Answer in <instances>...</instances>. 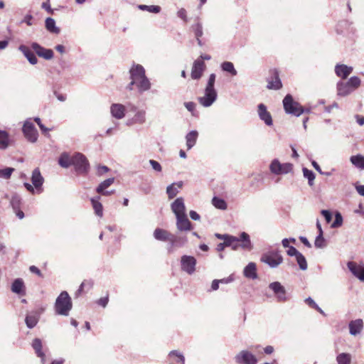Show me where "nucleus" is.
I'll list each match as a JSON object with an SVG mask.
<instances>
[{"instance_id":"1","label":"nucleus","mask_w":364,"mask_h":364,"mask_svg":"<svg viewBox=\"0 0 364 364\" xmlns=\"http://www.w3.org/2000/svg\"><path fill=\"white\" fill-rule=\"evenodd\" d=\"M130 79L133 80L138 91L141 93L150 90L151 83L146 76L145 69L139 64H134L129 70Z\"/></svg>"},{"instance_id":"2","label":"nucleus","mask_w":364,"mask_h":364,"mask_svg":"<svg viewBox=\"0 0 364 364\" xmlns=\"http://www.w3.org/2000/svg\"><path fill=\"white\" fill-rule=\"evenodd\" d=\"M215 75L210 74L205 89V95L198 98V102L205 107L211 106L217 99V92L214 87Z\"/></svg>"},{"instance_id":"3","label":"nucleus","mask_w":364,"mask_h":364,"mask_svg":"<svg viewBox=\"0 0 364 364\" xmlns=\"http://www.w3.org/2000/svg\"><path fill=\"white\" fill-rule=\"evenodd\" d=\"M73 303L70 296L65 291H62L55 302V311L58 315L68 316L72 309Z\"/></svg>"},{"instance_id":"4","label":"nucleus","mask_w":364,"mask_h":364,"mask_svg":"<svg viewBox=\"0 0 364 364\" xmlns=\"http://www.w3.org/2000/svg\"><path fill=\"white\" fill-rule=\"evenodd\" d=\"M283 106L285 112L296 117L300 116L305 112L300 104L293 100L291 95L288 94L283 100Z\"/></svg>"},{"instance_id":"5","label":"nucleus","mask_w":364,"mask_h":364,"mask_svg":"<svg viewBox=\"0 0 364 364\" xmlns=\"http://www.w3.org/2000/svg\"><path fill=\"white\" fill-rule=\"evenodd\" d=\"M72 165L75 166L77 173H86L89 168V163L86 157L80 154L77 153L72 157Z\"/></svg>"},{"instance_id":"6","label":"nucleus","mask_w":364,"mask_h":364,"mask_svg":"<svg viewBox=\"0 0 364 364\" xmlns=\"http://www.w3.org/2000/svg\"><path fill=\"white\" fill-rule=\"evenodd\" d=\"M237 364H257V357L248 350H242L235 356Z\"/></svg>"},{"instance_id":"7","label":"nucleus","mask_w":364,"mask_h":364,"mask_svg":"<svg viewBox=\"0 0 364 364\" xmlns=\"http://www.w3.org/2000/svg\"><path fill=\"white\" fill-rule=\"evenodd\" d=\"M23 132L25 137L31 143L38 140V133L31 119L25 121L23 127Z\"/></svg>"},{"instance_id":"8","label":"nucleus","mask_w":364,"mask_h":364,"mask_svg":"<svg viewBox=\"0 0 364 364\" xmlns=\"http://www.w3.org/2000/svg\"><path fill=\"white\" fill-rule=\"evenodd\" d=\"M261 261L267 264L270 267L275 268L283 262L282 256L277 252H271L263 255Z\"/></svg>"},{"instance_id":"9","label":"nucleus","mask_w":364,"mask_h":364,"mask_svg":"<svg viewBox=\"0 0 364 364\" xmlns=\"http://www.w3.org/2000/svg\"><path fill=\"white\" fill-rule=\"evenodd\" d=\"M269 168L274 174H286L292 171V164L290 163L281 164L277 159H274L270 164Z\"/></svg>"},{"instance_id":"10","label":"nucleus","mask_w":364,"mask_h":364,"mask_svg":"<svg viewBox=\"0 0 364 364\" xmlns=\"http://www.w3.org/2000/svg\"><path fill=\"white\" fill-rule=\"evenodd\" d=\"M240 247L247 250H251L252 249L250 236L245 232L240 234V237H237V241L234 242L231 246L232 249L234 250H237Z\"/></svg>"},{"instance_id":"11","label":"nucleus","mask_w":364,"mask_h":364,"mask_svg":"<svg viewBox=\"0 0 364 364\" xmlns=\"http://www.w3.org/2000/svg\"><path fill=\"white\" fill-rule=\"evenodd\" d=\"M181 269L188 274H192L196 270V259L192 256L183 255L181 259Z\"/></svg>"},{"instance_id":"12","label":"nucleus","mask_w":364,"mask_h":364,"mask_svg":"<svg viewBox=\"0 0 364 364\" xmlns=\"http://www.w3.org/2000/svg\"><path fill=\"white\" fill-rule=\"evenodd\" d=\"M269 288L272 290L278 301H285L287 300L286 296V289L279 282L270 283Z\"/></svg>"},{"instance_id":"13","label":"nucleus","mask_w":364,"mask_h":364,"mask_svg":"<svg viewBox=\"0 0 364 364\" xmlns=\"http://www.w3.org/2000/svg\"><path fill=\"white\" fill-rule=\"evenodd\" d=\"M347 267L354 277L364 282V265L363 264L350 261L347 263Z\"/></svg>"},{"instance_id":"14","label":"nucleus","mask_w":364,"mask_h":364,"mask_svg":"<svg viewBox=\"0 0 364 364\" xmlns=\"http://www.w3.org/2000/svg\"><path fill=\"white\" fill-rule=\"evenodd\" d=\"M31 48L41 58H43L46 60H50L53 58L54 54L51 49L45 48L37 43H33L31 44Z\"/></svg>"},{"instance_id":"15","label":"nucleus","mask_w":364,"mask_h":364,"mask_svg":"<svg viewBox=\"0 0 364 364\" xmlns=\"http://www.w3.org/2000/svg\"><path fill=\"white\" fill-rule=\"evenodd\" d=\"M171 208L176 217L179 215H184L186 214V206L184 204L183 198L180 197L177 198L171 205Z\"/></svg>"},{"instance_id":"16","label":"nucleus","mask_w":364,"mask_h":364,"mask_svg":"<svg viewBox=\"0 0 364 364\" xmlns=\"http://www.w3.org/2000/svg\"><path fill=\"white\" fill-rule=\"evenodd\" d=\"M205 67V63L202 60H196L193 63L191 70V77L194 80L200 78L204 71Z\"/></svg>"},{"instance_id":"17","label":"nucleus","mask_w":364,"mask_h":364,"mask_svg":"<svg viewBox=\"0 0 364 364\" xmlns=\"http://www.w3.org/2000/svg\"><path fill=\"white\" fill-rule=\"evenodd\" d=\"M258 115L261 120H262L266 125L272 126L273 124L272 118L270 113L267 111V107L264 104L258 105Z\"/></svg>"},{"instance_id":"18","label":"nucleus","mask_w":364,"mask_h":364,"mask_svg":"<svg viewBox=\"0 0 364 364\" xmlns=\"http://www.w3.org/2000/svg\"><path fill=\"white\" fill-rule=\"evenodd\" d=\"M154 237L157 240L171 241L172 245L175 242L174 237L167 230L164 229L156 228L154 232Z\"/></svg>"},{"instance_id":"19","label":"nucleus","mask_w":364,"mask_h":364,"mask_svg":"<svg viewBox=\"0 0 364 364\" xmlns=\"http://www.w3.org/2000/svg\"><path fill=\"white\" fill-rule=\"evenodd\" d=\"M176 218V228L179 231H189L192 225L186 215H179Z\"/></svg>"},{"instance_id":"20","label":"nucleus","mask_w":364,"mask_h":364,"mask_svg":"<svg viewBox=\"0 0 364 364\" xmlns=\"http://www.w3.org/2000/svg\"><path fill=\"white\" fill-rule=\"evenodd\" d=\"M353 67L344 64H337L335 67L336 75L342 79H346L353 72Z\"/></svg>"},{"instance_id":"21","label":"nucleus","mask_w":364,"mask_h":364,"mask_svg":"<svg viewBox=\"0 0 364 364\" xmlns=\"http://www.w3.org/2000/svg\"><path fill=\"white\" fill-rule=\"evenodd\" d=\"M336 89L337 95L341 97L347 96L354 91L352 87H350V85L348 84V81L343 82L342 80H340L337 82Z\"/></svg>"},{"instance_id":"22","label":"nucleus","mask_w":364,"mask_h":364,"mask_svg":"<svg viewBox=\"0 0 364 364\" xmlns=\"http://www.w3.org/2000/svg\"><path fill=\"white\" fill-rule=\"evenodd\" d=\"M114 181V178H109L102 181L96 188L97 193L102 196H109L114 193V191H106V188L109 187Z\"/></svg>"},{"instance_id":"23","label":"nucleus","mask_w":364,"mask_h":364,"mask_svg":"<svg viewBox=\"0 0 364 364\" xmlns=\"http://www.w3.org/2000/svg\"><path fill=\"white\" fill-rule=\"evenodd\" d=\"M169 364H185V358L182 353L178 350H171L167 358Z\"/></svg>"},{"instance_id":"24","label":"nucleus","mask_w":364,"mask_h":364,"mask_svg":"<svg viewBox=\"0 0 364 364\" xmlns=\"http://www.w3.org/2000/svg\"><path fill=\"white\" fill-rule=\"evenodd\" d=\"M125 107L122 104L114 103L110 107V112L113 117L121 119L125 116Z\"/></svg>"},{"instance_id":"25","label":"nucleus","mask_w":364,"mask_h":364,"mask_svg":"<svg viewBox=\"0 0 364 364\" xmlns=\"http://www.w3.org/2000/svg\"><path fill=\"white\" fill-rule=\"evenodd\" d=\"M43 178L42 177L41 172L38 168H36L33 171L31 181L38 193L42 191L41 186L43 183Z\"/></svg>"},{"instance_id":"26","label":"nucleus","mask_w":364,"mask_h":364,"mask_svg":"<svg viewBox=\"0 0 364 364\" xmlns=\"http://www.w3.org/2000/svg\"><path fill=\"white\" fill-rule=\"evenodd\" d=\"M18 50H21L24 56L27 58L28 62L32 65H36L38 62V59L35 54L29 49L28 47L24 45H21L18 47Z\"/></svg>"},{"instance_id":"27","label":"nucleus","mask_w":364,"mask_h":364,"mask_svg":"<svg viewBox=\"0 0 364 364\" xmlns=\"http://www.w3.org/2000/svg\"><path fill=\"white\" fill-rule=\"evenodd\" d=\"M363 328V322L362 319H356L352 321L349 323L350 333L353 336L359 334Z\"/></svg>"},{"instance_id":"28","label":"nucleus","mask_w":364,"mask_h":364,"mask_svg":"<svg viewBox=\"0 0 364 364\" xmlns=\"http://www.w3.org/2000/svg\"><path fill=\"white\" fill-rule=\"evenodd\" d=\"M183 186V182L178 181L173 183L166 188V193L169 199L173 198L179 192V189Z\"/></svg>"},{"instance_id":"29","label":"nucleus","mask_w":364,"mask_h":364,"mask_svg":"<svg viewBox=\"0 0 364 364\" xmlns=\"http://www.w3.org/2000/svg\"><path fill=\"white\" fill-rule=\"evenodd\" d=\"M245 277L255 279L257 278V267L255 263L250 262L244 269L243 271Z\"/></svg>"},{"instance_id":"30","label":"nucleus","mask_w":364,"mask_h":364,"mask_svg":"<svg viewBox=\"0 0 364 364\" xmlns=\"http://www.w3.org/2000/svg\"><path fill=\"white\" fill-rule=\"evenodd\" d=\"M91 203L92 208L95 210V214L99 217H102L103 215V207L102 203H100V196H96L91 198Z\"/></svg>"},{"instance_id":"31","label":"nucleus","mask_w":364,"mask_h":364,"mask_svg":"<svg viewBox=\"0 0 364 364\" xmlns=\"http://www.w3.org/2000/svg\"><path fill=\"white\" fill-rule=\"evenodd\" d=\"M32 347L35 350L37 355L41 358L42 363H44L46 360V355L42 351V342L41 339L35 338L33 341Z\"/></svg>"},{"instance_id":"32","label":"nucleus","mask_w":364,"mask_h":364,"mask_svg":"<svg viewBox=\"0 0 364 364\" xmlns=\"http://www.w3.org/2000/svg\"><path fill=\"white\" fill-rule=\"evenodd\" d=\"M198 133L196 130L191 131L186 136V146L188 149L193 148L197 141Z\"/></svg>"},{"instance_id":"33","label":"nucleus","mask_w":364,"mask_h":364,"mask_svg":"<svg viewBox=\"0 0 364 364\" xmlns=\"http://www.w3.org/2000/svg\"><path fill=\"white\" fill-rule=\"evenodd\" d=\"M146 122V112L144 110H138L135 113L134 117L131 120L130 122H128L127 124H142Z\"/></svg>"},{"instance_id":"34","label":"nucleus","mask_w":364,"mask_h":364,"mask_svg":"<svg viewBox=\"0 0 364 364\" xmlns=\"http://www.w3.org/2000/svg\"><path fill=\"white\" fill-rule=\"evenodd\" d=\"M350 162L358 168L364 170V156L358 154L350 158Z\"/></svg>"},{"instance_id":"35","label":"nucleus","mask_w":364,"mask_h":364,"mask_svg":"<svg viewBox=\"0 0 364 364\" xmlns=\"http://www.w3.org/2000/svg\"><path fill=\"white\" fill-rule=\"evenodd\" d=\"M46 28L50 33L55 34L60 33V28L55 26V20L50 17L46 19Z\"/></svg>"},{"instance_id":"36","label":"nucleus","mask_w":364,"mask_h":364,"mask_svg":"<svg viewBox=\"0 0 364 364\" xmlns=\"http://www.w3.org/2000/svg\"><path fill=\"white\" fill-rule=\"evenodd\" d=\"M58 163L60 166L63 168H68L72 165V157L70 158L69 154L67 153H63L58 159Z\"/></svg>"},{"instance_id":"37","label":"nucleus","mask_w":364,"mask_h":364,"mask_svg":"<svg viewBox=\"0 0 364 364\" xmlns=\"http://www.w3.org/2000/svg\"><path fill=\"white\" fill-rule=\"evenodd\" d=\"M351 359V355L348 353H341L336 356L338 364H350Z\"/></svg>"},{"instance_id":"38","label":"nucleus","mask_w":364,"mask_h":364,"mask_svg":"<svg viewBox=\"0 0 364 364\" xmlns=\"http://www.w3.org/2000/svg\"><path fill=\"white\" fill-rule=\"evenodd\" d=\"M24 289V284L21 279H16L11 285V291L16 294H21Z\"/></svg>"},{"instance_id":"39","label":"nucleus","mask_w":364,"mask_h":364,"mask_svg":"<svg viewBox=\"0 0 364 364\" xmlns=\"http://www.w3.org/2000/svg\"><path fill=\"white\" fill-rule=\"evenodd\" d=\"M282 82L278 76V73L276 72L274 73V77L271 81H269L267 85V88L269 89H274V90H279L282 87Z\"/></svg>"},{"instance_id":"40","label":"nucleus","mask_w":364,"mask_h":364,"mask_svg":"<svg viewBox=\"0 0 364 364\" xmlns=\"http://www.w3.org/2000/svg\"><path fill=\"white\" fill-rule=\"evenodd\" d=\"M9 134L4 130L0 129V149H4L9 146Z\"/></svg>"},{"instance_id":"41","label":"nucleus","mask_w":364,"mask_h":364,"mask_svg":"<svg viewBox=\"0 0 364 364\" xmlns=\"http://www.w3.org/2000/svg\"><path fill=\"white\" fill-rule=\"evenodd\" d=\"M221 68L223 71L230 73L232 76H235L237 74V70L235 69L232 63L225 61L221 64Z\"/></svg>"},{"instance_id":"42","label":"nucleus","mask_w":364,"mask_h":364,"mask_svg":"<svg viewBox=\"0 0 364 364\" xmlns=\"http://www.w3.org/2000/svg\"><path fill=\"white\" fill-rule=\"evenodd\" d=\"M138 8L141 11H146L148 12L154 13V14H159L161 10V9L159 6H156V5L148 6V5L140 4L138 6Z\"/></svg>"},{"instance_id":"43","label":"nucleus","mask_w":364,"mask_h":364,"mask_svg":"<svg viewBox=\"0 0 364 364\" xmlns=\"http://www.w3.org/2000/svg\"><path fill=\"white\" fill-rule=\"evenodd\" d=\"M26 324L28 328H33L38 321V316L36 314L27 315L25 319Z\"/></svg>"},{"instance_id":"44","label":"nucleus","mask_w":364,"mask_h":364,"mask_svg":"<svg viewBox=\"0 0 364 364\" xmlns=\"http://www.w3.org/2000/svg\"><path fill=\"white\" fill-rule=\"evenodd\" d=\"M213 205L218 209L225 210L227 208L226 202L220 198L214 197L212 200Z\"/></svg>"},{"instance_id":"45","label":"nucleus","mask_w":364,"mask_h":364,"mask_svg":"<svg viewBox=\"0 0 364 364\" xmlns=\"http://www.w3.org/2000/svg\"><path fill=\"white\" fill-rule=\"evenodd\" d=\"M304 176L308 179V183L310 186L314 185V181L315 179V174L311 170H309L306 168H303L302 169Z\"/></svg>"},{"instance_id":"46","label":"nucleus","mask_w":364,"mask_h":364,"mask_svg":"<svg viewBox=\"0 0 364 364\" xmlns=\"http://www.w3.org/2000/svg\"><path fill=\"white\" fill-rule=\"evenodd\" d=\"M296 262L299 266V268L301 270H306L307 269V262L306 260V258L304 256L300 253L296 257Z\"/></svg>"},{"instance_id":"47","label":"nucleus","mask_w":364,"mask_h":364,"mask_svg":"<svg viewBox=\"0 0 364 364\" xmlns=\"http://www.w3.org/2000/svg\"><path fill=\"white\" fill-rule=\"evenodd\" d=\"M314 245L316 248H323L326 246V240L323 235L318 234L314 241Z\"/></svg>"},{"instance_id":"48","label":"nucleus","mask_w":364,"mask_h":364,"mask_svg":"<svg viewBox=\"0 0 364 364\" xmlns=\"http://www.w3.org/2000/svg\"><path fill=\"white\" fill-rule=\"evenodd\" d=\"M348 84H350V87H352V89L353 90H356L358 87H360V84H361V80H360L359 77H356V76H353L351 77L348 80Z\"/></svg>"},{"instance_id":"49","label":"nucleus","mask_w":364,"mask_h":364,"mask_svg":"<svg viewBox=\"0 0 364 364\" xmlns=\"http://www.w3.org/2000/svg\"><path fill=\"white\" fill-rule=\"evenodd\" d=\"M193 31L195 33L196 38H200L203 36V26L200 23H197L191 27Z\"/></svg>"},{"instance_id":"50","label":"nucleus","mask_w":364,"mask_h":364,"mask_svg":"<svg viewBox=\"0 0 364 364\" xmlns=\"http://www.w3.org/2000/svg\"><path fill=\"white\" fill-rule=\"evenodd\" d=\"M343 224V217L341 214L337 212L335 215V220L333 223L331 224L332 228H336L341 226Z\"/></svg>"},{"instance_id":"51","label":"nucleus","mask_w":364,"mask_h":364,"mask_svg":"<svg viewBox=\"0 0 364 364\" xmlns=\"http://www.w3.org/2000/svg\"><path fill=\"white\" fill-rule=\"evenodd\" d=\"M14 168H6L4 169H0V178H9L14 172Z\"/></svg>"},{"instance_id":"52","label":"nucleus","mask_w":364,"mask_h":364,"mask_svg":"<svg viewBox=\"0 0 364 364\" xmlns=\"http://www.w3.org/2000/svg\"><path fill=\"white\" fill-rule=\"evenodd\" d=\"M237 241V237L234 236H230L228 235H224V242L226 247H231L234 242Z\"/></svg>"},{"instance_id":"53","label":"nucleus","mask_w":364,"mask_h":364,"mask_svg":"<svg viewBox=\"0 0 364 364\" xmlns=\"http://www.w3.org/2000/svg\"><path fill=\"white\" fill-rule=\"evenodd\" d=\"M149 163L151 165L153 170H154L156 172L159 173L162 171V166L158 161H156L154 159H150L149 161Z\"/></svg>"},{"instance_id":"54","label":"nucleus","mask_w":364,"mask_h":364,"mask_svg":"<svg viewBox=\"0 0 364 364\" xmlns=\"http://www.w3.org/2000/svg\"><path fill=\"white\" fill-rule=\"evenodd\" d=\"M20 198L18 196H14L11 200V205L14 210H18L20 205Z\"/></svg>"},{"instance_id":"55","label":"nucleus","mask_w":364,"mask_h":364,"mask_svg":"<svg viewBox=\"0 0 364 364\" xmlns=\"http://www.w3.org/2000/svg\"><path fill=\"white\" fill-rule=\"evenodd\" d=\"M177 16L184 22H188L187 11L185 9H180L177 12Z\"/></svg>"},{"instance_id":"56","label":"nucleus","mask_w":364,"mask_h":364,"mask_svg":"<svg viewBox=\"0 0 364 364\" xmlns=\"http://www.w3.org/2000/svg\"><path fill=\"white\" fill-rule=\"evenodd\" d=\"M301 252H299L294 247L290 246L289 247V250H287V255L293 257L294 256L296 257Z\"/></svg>"},{"instance_id":"57","label":"nucleus","mask_w":364,"mask_h":364,"mask_svg":"<svg viewBox=\"0 0 364 364\" xmlns=\"http://www.w3.org/2000/svg\"><path fill=\"white\" fill-rule=\"evenodd\" d=\"M184 106L186 108L193 114V112L196 109V104L193 102H184Z\"/></svg>"},{"instance_id":"58","label":"nucleus","mask_w":364,"mask_h":364,"mask_svg":"<svg viewBox=\"0 0 364 364\" xmlns=\"http://www.w3.org/2000/svg\"><path fill=\"white\" fill-rule=\"evenodd\" d=\"M108 171H109V168L107 166L100 165L97 166V173L99 176H102L104 173L108 172Z\"/></svg>"},{"instance_id":"59","label":"nucleus","mask_w":364,"mask_h":364,"mask_svg":"<svg viewBox=\"0 0 364 364\" xmlns=\"http://www.w3.org/2000/svg\"><path fill=\"white\" fill-rule=\"evenodd\" d=\"M322 215L325 218L327 223H330L332 219V215L330 211L327 210H323L321 211Z\"/></svg>"},{"instance_id":"60","label":"nucleus","mask_w":364,"mask_h":364,"mask_svg":"<svg viewBox=\"0 0 364 364\" xmlns=\"http://www.w3.org/2000/svg\"><path fill=\"white\" fill-rule=\"evenodd\" d=\"M305 302L313 309L317 307V304L311 297L306 299Z\"/></svg>"},{"instance_id":"61","label":"nucleus","mask_w":364,"mask_h":364,"mask_svg":"<svg viewBox=\"0 0 364 364\" xmlns=\"http://www.w3.org/2000/svg\"><path fill=\"white\" fill-rule=\"evenodd\" d=\"M189 215H190L191 218L193 220H200V219L199 214H198L194 210H191L189 213Z\"/></svg>"},{"instance_id":"62","label":"nucleus","mask_w":364,"mask_h":364,"mask_svg":"<svg viewBox=\"0 0 364 364\" xmlns=\"http://www.w3.org/2000/svg\"><path fill=\"white\" fill-rule=\"evenodd\" d=\"M29 270L34 274H36L38 276L41 277L42 274L40 269L36 266L33 265L29 267Z\"/></svg>"},{"instance_id":"63","label":"nucleus","mask_w":364,"mask_h":364,"mask_svg":"<svg viewBox=\"0 0 364 364\" xmlns=\"http://www.w3.org/2000/svg\"><path fill=\"white\" fill-rule=\"evenodd\" d=\"M299 240H301V242L306 247H311V243L309 242V240H307L306 237H304V236H301L299 237Z\"/></svg>"},{"instance_id":"64","label":"nucleus","mask_w":364,"mask_h":364,"mask_svg":"<svg viewBox=\"0 0 364 364\" xmlns=\"http://www.w3.org/2000/svg\"><path fill=\"white\" fill-rule=\"evenodd\" d=\"M357 192L362 196H364V185H358L355 186Z\"/></svg>"}]
</instances>
